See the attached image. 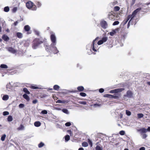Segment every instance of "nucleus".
<instances>
[{"label": "nucleus", "mask_w": 150, "mask_h": 150, "mask_svg": "<svg viewBox=\"0 0 150 150\" xmlns=\"http://www.w3.org/2000/svg\"><path fill=\"white\" fill-rule=\"evenodd\" d=\"M23 91L25 93V94H29L30 93V92L28 91V89L26 88H24L23 89Z\"/></svg>", "instance_id": "obj_23"}, {"label": "nucleus", "mask_w": 150, "mask_h": 150, "mask_svg": "<svg viewBox=\"0 0 150 150\" xmlns=\"http://www.w3.org/2000/svg\"><path fill=\"white\" fill-rule=\"evenodd\" d=\"M8 95H4L2 97V99L4 100H6L8 99Z\"/></svg>", "instance_id": "obj_25"}, {"label": "nucleus", "mask_w": 150, "mask_h": 150, "mask_svg": "<svg viewBox=\"0 0 150 150\" xmlns=\"http://www.w3.org/2000/svg\"><path fill=\"white\" fill-rule=\"evenodd\" d=\"M133 93L132 91L130 90H128L126 93V94L124 95L125 97H127L129 98H132L133 97Z\"/></svg>", "instance_id": "obj_9"}, {"label": "nucleus", "mask_w": 150, "mask_h": 150, "mask_svg": "<svg viewBox=\"0 0 150 150\" xmlns=\"http://www.w3.org/2000/svg\"><path fill=\"white\" fill-rule=\"evenodd\" d=\"M78 103L80 104L85 105L87 104V103L86 101H79Z\"/></svg>", "instance_id": "obj_43"}, {"label": "nucleus", "mask_w": 150, "mask_h": 150, "mask_svg": "<svg viewBox=\"0 0 150 150\" xmlns=\"http://www.w3.org/2000/svg\"><path fill=\"white\" fill-rule=\"evenodd\" d=\"M26 6L28 8L31 9L33 11L36 10L37 8L36 5L30 1L27 2L26 4Z\"/></svg>", "instance_id": "obj_3"}, {"label": "nucleus", "mask_w": 150, "mask_h": 150, "mask_svg": "<svg viewBox=\"0 0 150 150\" xmlns=\"http://www.w3.org/2000/svg\"><path fill=\"white\" fill-rule=\"evenodd\" d=\"M9 113L8 111H4L3 112V115L4 116L8 115H9Z\"/></svg>", "instance_id": "obj_49"}, {"label": "nucleus", "mask_w": 150, "mask_h": 150, "mask_svg": "<svg viewBox=\"0 0 150 150\" xmlns=\"http://www.w3.org/2000/svg\"><path fill=\"white\" fill-rule=\"evenodd\" d=\"M35 34L36 35H38V36L39 35V34H40L39 32L37 30H35Z\"/></svg>", "instance_id": "obj_56"}, {"label": "nucleus", "mask_w": 150, "mask_h": 150, "mask_svg": "<svg viewBox=\"0 0 150 150\" xmlns=\"http://www.w3.org/2000/svg\"><path fill=\"white\" fill-rule=\"evenodd\" d=\"M2 39L6 41H8L9 40V38L5 34L3 35H2Z\"/></svg>", "instance_id": "obj_16"}, {"label": "nucleus", "mask_w": 150, "mask_h": 150, "mask_svg": "<svg viewBox=\"0 0 150 150\" xmlns=\"http://www.w3.org/2000/svg\"><path fill=\"white\" fill-rule=\"evenodd\" d=\"M120 134L121 135H123L125 134V132L124 131L122 130L120 131Z\"/></svg>", "instance_id": "obj_50"}, {"label": "nucleus", "mask_w": 150, "mask_h": 150, "mask_svg": "<svg viewBox=\"0 0 150 150\" xmlns=\"http://www.w3.org/2000/svg\"><path fill=\"white\" fill-rule=\"evenodd\" d=\"M82 145L83 147H86L88 146V144L87 142H83L82 143Z\"/></svg>", "instance_id": "obj_26"}, {"label": "nucleus", "mask_w": 150, "mask_h": 150, "mask_svg": "<svg viewBox=\"0 0 150 150\" xmlns=\"http://www.w3.org/2000/svg\"><path fill=\"white\" fill-rule=\"evenodd\" d=\"M24 29L26 31L28 32L27 33V34H31V32H29L30 30V27L28 25H26L24 27Z\"/></svg>", "instance_id": "obj_13"}, {"label": "nucleus", "mask_w": 150, "mask_h": 150, "mask_svg": "<svg viewBox=\"0 0 150 150\" xmlns=\"http://www.w3.org/2000/svg\"><path fill=\"white\" fill-rule=\"evenodd\" d=\"M137 131L140 132L142 138L143 139H145L147 137V135L146 133L147 132H150V127H149L147 129L142 128L138 129Z\"/></svg>", "instance_id": "obj_2"}, {"label": "nucleus", "mask_w": 150, "mask_h": 150, "mask_svg": "<svg viewBox=\"0 0 150 150\" xmlns=\"http://www.w3.org/2000/svg\"><path fill=\"white\" fill-rule=\"evenodd\" d=\"M129 20V18L128 17H127V20L125 21V24H126L127 23V22H128V20Z\"/></svg>", "instance_id": "obj_61"}, {"label": "nucleus", "mask_w": 150, "mask_h": 150, "mask_svg": "<svg viewBox=\"0 0 150 150\" xmlns=\"http://www.w3.org/2000/svg\"><path fill=\"white\" fill-rule=\"evenodd\" d=\"M115 15L116 13L112 11L110 12L108 14L109 18L111 20H115Z\"/></svg>", "instance_id": "obj_8"}, {"label": "nucleus", "mask_w": 150, "mask_h": 150, "mask_svg": "<svg viewBox=\"0 0 150 150\" xmlns=\"http://www.w3.org/2000/svg\"><path fill=\"white\" fill-rule=\"evenodd\" d=\"M0 67L2 69H7L8 68L7 66L5 64H1Z\"/></svg>", "instance_id": "obj_28"}, {"label": "nucleus", "mask_w": 150, "mask_h": 150, "mask_svg": "<svg viewBox=\"0 0 150 150\" xmlns=\"http://www.w3.org/2000/svg\"><path fill=\"white\" fill-rule=\"evenodd\" d=\"M136 0H132V1L131 4V6H133Z\"/></svg>", "instance_id": "obj_55"}, {"label": "nucleus", "mask_w": 150, "mask_h": 150, "mask_svg": "<svg viewBox=\"0 0 150 150\" xmlns=\"http://www.w3.org/2000/svg\"><path fill=\"white\" fill-rule=\"evenodd\" d=\"M79 95L81 96L82 97H85L86 96V94L83 92H81L79 93Z\"/></svg>", "instance_id": "obj_37"}, {"label": "nucleus", "mask_w": 150, "mask_h": 150, "mask_svg": "<svg viewBox=\"0 0 150 150\" xmlns=\"http://www.w3.org/2000/svg\"><path fill=\"white\" fill-rule=\"evenodd\" d=\"M97 39L98 38H96L93 40L92 43V49L93 50L94 52H96L98 49V45L97 42Z\"/></svg>", "instance_id": "obj_4"}, {"label": "nucleus", "mask_w": 150, "mask_h": 150, "mask_svg": "<svg viewBox=\"0 0 150 150\" xmlns=\"http://www.w3.org/2000/svg\"><path fill=\"white\" fill-rule=\"evenodd\" d=\"M115 33V30H113L110 33V35L111 36H113Z\"/></svg>", "instance_id": "obj_39"}, {"label": "nucleus", "mask_w": 150, "mask_h": 150, "mask_svg": "<svg viewBox=\"0 0 150 150\" xmlns=\"http://www.w3.org/2000/svg\"><path fill=\"white\" fill-rule=\"evenodd\" d=\"M77 91H70V92H73V93H75L77 92H82V91H84V88L83 86H80L78 87L77 88Z\"/></svg>", "instance_id": "obj_10"}, {"label": "nucleus", "mask_w": 150, "mask_h": 150, "mask_svg": "<svg viewBox=\"0 0 150 150\" xmlns=\"http://www.w3.org/2000/svg\"><path fill=\"white\" fill-rule=\"evenodd\" d=\"M17 10V8L16 7H14L13 9V12H16V11Z\"/></svg>", "instance_id": "obj_59"}, {"label": "nucleus", "mask_w": 150, "mask_h": 150, "mask_svg": "<svg viewBox=\"0 0 150 150\" xmlns=\"http://www.w3.org/2000/svg\"><path fill=\"white\" fill-rule=\"evenodd\" d=\"M50 39L52 43V45H56V38L54 33L52 32L51 33Z\"/></svg>", "instance_id": "obj_6"}, {"label": "nucleus", "mask_w": 150, "mask_h": 150, "mask_svg": "<svg viewBox=\"0 0 150 150\" xmlns=\"http://www.w3.org/2000/svg\"><path fill=\"white\" fill-rule=\"evenodd\" d=\"M119 23V22L118 21H115L113 23V25H118Z\"/></svg>", "instance_id": "obj_44"}, {"label": "nucleus", "mask_w": 150, "mask_h": 150, "mask_svg": "<svg viewBox=\"0 0 150 150\" xmlns=\"http://www.w3.org/2000/svg\"><path fill=\"white\" fill-rule=\"evenodd\" d=\"M107 47L109 48L112 47L111 41H108L106 43Z\"/></svg>", "instance_id": "obj_18"}, {"label": "nucleus", "mask_w": 150, "mask_h": 150, "mask_svg": "<svg viewBox=\"0 0 150 150\" xmlns=\"http://www.w3.org/2000/svg\"><path fill=\"white\" fill-rule=\"evenodd\" d=\"M35 85L34 86V85H31L30 86V88L32 89H38L39 88L37 86H35Z\"/></svg>", "instance_id": "obj_30"}, {"label": "nucleus", "mask_w": 150, "mask_h": 150, "mask_svg": "<svg viewBox=\"0 0 150 150\" xmlns=\"http://www.w3.org/2000/svg\"><path fill=\"white\" fill-rule=\"evenodd\" d=\"M9 11V8L8 6H6L4 8V11L6 12H8Z\"/></svg>", "instance_id": "obj_33"}, {"label": "nucleus", "mask_w": 150, "mask_h": 150, "mask_svg": "<svg viewBox=\"0 0 150 150\" xmlns=\"http://www.w3.org/2000/svg\"><path fill=\"white\" fill-rule=\"evenodd\" d=\"M36 4L37 5L38 7L40 6H41V4L40 2H37V3H36Z\"/></svg>", "instance_id": "obj_58"}, {"label": "nucleus", "mask_w": 150, "mask_h": 150, "mask_svg": "<svg viewBox=\"0 0 150 150\" xmlns=\"http://www.w3.org/2000/svg\"><path fill=\"white\" fill-rule=\"evenodd\" d=\"M59 86L57 85H55L53 86V89L55 90L58 91L59 90Z\"/></svg>", "instance_id": "obj_24"}, {"label": "nucleus", "mask_w": 150, "mask_h": 150, "mask_svg": "<svg viewBox=\"0 0 150 150\" xmlns=\"http://www.w3.org/2000/svg\"><path fill=\"white\" fill-rule=\"evenodd\" d=\"M100 25L101 27L104 29H106L108 26L106 22L104 20L101 21L100 23Z\"/></svg>", "instance_id": "obj_11"}, {"label": "nucleus", "mask_w": 150, "mask_h": 150, "mask_svg": "<svg viewBox=\"0 0 150 150\" xmlns=\"http://www.w3.org/2000/svg\"><path fill=\"white\" fill-rule=\"evenodd\" d=\"M6 137V135L5 134H3L1 138V140L2 141H4L5 140V138Z\"/></svg>", "instance_id": "obj_34"}, {"label": "nucleus", "mask_w": 150, "mask_h": 150, "mask_svg": "<svg viewBox=\"0 0 150 150\" xmlns=\"http://www.w3.org/2000/svg\"><path fill=\"white\" fill-rule=\"evenodd\" d=\"M56 103H64L65 102H64V101L63 100V101H62V100H58L57 101H56Z\"/></svg>", "instance_id": "obj_47"}, {"label": "nucleus", "mask_w": 150, "mask_h": 150, "mask_svg": "<svg viewBox=\"0 0 150 150\" xmlns=\"http://www.w3.org/2000/svg\"><path fill=\"white\" fill-rule=\"evenodd\" d=\"M71 125V123L70 122H67L65 124V125L69 127Z\"/></svg>", "instance_id": "obj_51"}, {"label": "nucleus", "mask_w": 150, "mask_h": 150, "mask_svg": "<svg viewBox=\"0 0 150 150\" xmlns=\"http://www.w3.org/2000/svg\"><path fill=\"white\" fill-rule=\"evenodd\" d=\"M142 10L141 8H139L134 11L133 12V14L136 15L137 13Z\"/></svg>", "instance_id": "obj_20"}, {"label": "nucleus", "mask_w": 150, "mask_h": 150, "mask_svg": "<svg viewBox=\"0 0 150 150\" xmlns=\"http://www.w3.org/2000/svg\"><path fill=\"white\" fill-rule=\"evenodd\" d=\"M103 42L102 41V40H99L98 42L97 43L99 45H101L103 44Z\"/></svg>", "instance_id": "obj_45"}, {"label": "nucleus", "mask_w": 150, "mask_h": 150, "mask_svg": "<svg viewBox=\"0 0 150 150\" xmlns=\"http://www.w3.org/2000/svg\"><path fill=\"white\" fill-rule=\"evenodd\" d=\"M45 47L46 51L50 52V51L51 50V44L50 46L47 45H45Z\"/></svg>", "instance_id": "obj_17"}, {"label": "nucleus", "mask_w": 150, "mask_h": 150, "mask_svg": "<svg viewBox=\"0 0 150 150\" xmlns=\"http://www.w3.org/2000/svg\"><path fill=\"white\" fill-rule=\"evenodd\" d=\"M117 96H114L109 94H105L104 95V97L106 98H114L115 99H118L119 98V96H120V94H117Z\"/></svg>", "instance_id": "obj_5"}, {"label": "nucleus", "mask_w": 150, "mask_h": 150, "mask_svg": "<svg viewBox=\"0 0 150 150\" xmlns=\"http://www.w3.org/2000/svg\"><path fill=\"white\" fill-rule=\"evenodd\" d=\"M145 148L144 147H142L139 149V150H145Z\"/></svg>", "instance_id": "obj_60"}, {"label": "nucleus", "mask_w": 150, "mask_h": 150, "mask_svg": "<svg viewBox=\"0 0 150 150\" xmlns=\"http://www.w3.org/2000/svg\"><path fill=\"white\" fill-rule=\"evenodd\" d=\"M55 45H51L52 47L51 50V52L54 54H57L59 52L56 47L55 46Z\"/></svg>", "instance_id": "obj_12"}, {"label": "nucleus", "mask_w": 150, "mask_h": 150, "mask_svg": "<svg viewBox=\"0 0 150 150\" xmlns=\"http://www.w3.org/2000/svg\"><path fill=\"white\" fill-rule=\"evenodd\" d=\"M78 150H84L83 148L81 147L79 148Z\"/></svg>", "instance_id": "obj_64"}, {"label": "nucleus", "mask_w": 150, "mask_h": 150, "mask_svg": "<svg viewBox=\"0 0 150 150\" xmlns=\"http://www.w3.org/2000/svg\"><path fill=\"white\" fill-rule=\"evenodd\" d=\"M120 9V8L118 6H115L114 8V10L115 11H119Z\"/></svg>", "instance_id": "obj_27"}, {"label": "nucleus", "mask_w": 150, "mask_h": 150, "mask_svg": "<svg viewBox=\"0 0 150 150\" xmlns=\"http://www.w3.org/2000/svg\"><path fill=\"white\" fill-rule=\"evenodd\" d=\"M125 90L124 88H120L115 89L110 91V93H117L121 92Z\"/></svg>", "instance_id": "obj_7"}, {"label": "nucleus", "mask_w": 150, "mask_h": 150, "mask_svg": "<svg viewBox=\"0 0 150 150\" xmlns=\"http://www.w3.org/2000/svg\"><path fill=\"white\" fill-rule=\"evenodd\" d=\"M23 97L27 101H29L30 100V98L26 94H24L23 95Z\"/></svg>", "instance_id": "obj_19"}, {"label": "nucleus", "mask_w": 150, "mask_h": 150, "mask_svg": "<svg viewBox=\"0 0 150 150\" xmlns=\"http://www.w3.org/2000/svg\"><path fill=\"white\" fill-rule=\"evenodd\" d=\"M8 50L13 53H16L17 51L12 47H9L8 48Z\"/></svg>", "instance_id": "obj_15"}, {"label": "nucleus", "mask_w": 150, "mask_h": 150, "mask_svg": "<svg viewBox=\"0 0 150 150\" xmlns=\"http://www.w3.org/2000/svg\"><path fill=\"white\" fill-rule=\"evenodd\" d=\"M108 39V38L107 37H104L102 38L101 40H102L103 42H105L107 41Z\"/></svg>", "instance_id": "obj_36"}, {"label": "nucleus", "mask_w": 150, "mask_h": 150, "mask_svg": "<svg viewBox=\"0 0 150 150\" xmlns=\"http://www.w3.org/2000/svg\"><path fill=\"white\" fill-rule=\"evenodd\" d=\"M88 142L89 145L91 146H92V143L91 141L89 139H88Z\"/></svg>", "instance_id": "obj_52"}, {"label": "nucleus", "mask_w": 150, "mask_h": 150, "mask_svg": "<svg viewBox=\"0 0 150 150\" xmlns=\"http://www.w3.org/2000/svg\"><path fill=\"white\" fill-rule=\"evenodd\" d=\"M41 123L39 121H36L35 122L34 125L36 127H39L41 125Z\"/></svg>", "instance_id": "obj_21"}, {"label": "nucleus", "mask_w": 150, "mask_h": 150, "mask_svg": "<svg viewBox=\"0 0 150 150\" xmlns=\"http://www.w3.org/2000/svg\"><path fill=\"white\" fill-rule=\"evenodd\" d=\"M45 40H46L45 39L41 40H40L39 38H35L32 42V47L34 49H36L40 45L44 42Z\"/></svg>", "instance_id": "obj_1"}, {"label": "nucleus", "mask_w": 150, "mask_h": 150, "mask_svg": "<svg viewBox=\"0 0 150 150\" xmlns=\"http://www.w3.org/2000/svg\"><path fill=\"white\" fill-rule=\"evenodd\" d=\"M24 128V126L22 125H21L20 127L18 128V130H23Z\"/></svg>", "instance_id": "obj_38"}, {"label": "nucleus", "mask_w": 150, "mask_h": 150, "mask_svg": "<svg viewBox=\"0 0 150 150\" xmlns=\"http://www.w3.org/2000/svg\"><path fill=\"white\" fill-rule=\"evenodd\" d=\"M41 113L43 114H46L47 113V110H42L41 111Z\"/></svg>", "instance_id": "obj_48"}, {"label": "nucleus", "mask_w": 150, "mask_h": 150, "mask_svg": "<svg viewBox=\"0 0 150 150\" xmlns=\"http://www.w3.org/2000/svg\"><path fill=\"white\" fill-rule=\"evenodd\" d=\"M44 145V144L42 142H41L38 145V146L39 148H41Z\"/></svg>", "instance_id": "obj_35"}, {"label": "nucleus", "mask_w": 150, "mask_h": 150, "mask_svg": "<svg viewBox=\"0 0 150 150\" xmlns=\"http://www.w3.org/2000/svg\"><path fill=\"white\" fill-rule=\"evenodd\" d=\"M70 136L69 135H67L65 137V140L66 142L68 141L70 139Z\"/></svg>", "instance_id": "obj_29"}, {"label": "nucleus", "mask_w": 150, "mask_h": 150, "mask_svg": "<svg viewBox=\"0 0 150 150\" xmlns=\"http://www.w3.org/2000/svg\"><path fill=\"white\" fill-rule=\"evenodd\" d=\"M96 150H103L102 148L98 145H97L96 148Z\"/></svg>", "instance_id": "obj_40"}, {"label": "nucleus", "mask_w": 150, "mask_h": 150, "mask_svg": "<svg viewBox=\"0 0 150 150\" xmlns=\"http://www.w3.org/2000/svg\"><path fill=\"white\" fill-rule=\"evenodd\" d=\"M135 16L136 15L134 14H133V12L132 14H130L127 17L129 18V19H130V20L128 23V25H129V23L131 21L132 19L135 17Z\"/></svg>", "instance_id": "obj_14"}, {"label": "nucleus", "mask_w": 150, "mask_h": 150, "mask_svg": "<svg viewBox=\"0 0 150 150\" xmlns=\"http://www.w3.org/2000/svg\"><path fill=\"white\" fill-rule=\"evenodd\" d=\"M68 132L70 134H71L72 133V132L71 130H68Z\"/></svg>", "instance_id": "obj_63"}, {"label": "nucleus", "mask_w": 150, "mask_h": 150, "mask_svg": "<svg viewBox=\"0 0 150 150\" xmlns=\"http://www.w3.org/2000/svg\"><path fill=\"white\" fill-rule=\"evenodd\" d=\"M20 108H23L24 107V105L23 104H20L19 105Z\"/></svg>", "instance_id": "obj_53"}, {"label": "nucleus", "mask_w": 150, "mask_h": 150, "mask_svg": "<svg viewBox=\"0 0 150 150\" xmlns=\"http://www.w3.org/2000/svg\"><path fill=\"white\" fill-rule=\"evenodd\" d=\"M13 118L11 116L9 115L7 118V120L8 122H11L13 120Z\"/></svg>", "instance_id": "obj_31"}, {"label": "nucleus", "mask_w": 150, "mask_h": 150, "mask_svg": "<svg viewBox=\"0 0 150 150\" xmlns=\"http://www.w3.org/2000/svg\"><path fill=\"white\" fill-rule=\"evenodd\" d=\"M17 37L19 38H21L23 37L22 34L20 32H18L16 33Z\"/></svg>", "instance_id": "obj_22"}, {"label": "nucleus", "mask_w": 150, "mask_h": 150, "mask_svg": "<svg viewBox=\"0 0 150 150\" xmlns=\"http://www.w3.org/2000/svg\"><path fill=\"white\" fill-rule=\"evenodd\" d=\"M118 3L117 1H115L113 3V5H114L117 4Z\"/></svg>", "instance_id": "obj_62"}, {"label": "nucleus", "mask_w": 150, "mask_h": 150, "mask_svg": "<svg viewBox=\"0 0 150 150\" xmlns=\"http://www.w3.org/2000/svg\"><path fill=\"white\" fill-rule=\"evenodd\" d=\"M62 111L66 114H68V110L66 109H63L62 110Z\"/></svg>", "instance_id": "obj_41"}, {"label": "nucleus", "mask_w": 150, "mask_h": 150, "mask_svg": "<svg viewBox=\"0 0 150 150\" xmlns=\"http://www.w3.org/2000/svg\"><path fill=\"white\" fill-rule=\"evenodd\" d=\"M137 117L139 119L143 117L144 116V115L142 113H139L137 115Z\"/></svg>", "instance_id": "obj_32"}, {"label": "nucleus", "mask_w": 150, "mask_h": 150, "mask_svg": "<svg viewBox=\"0 0 150 150\" xmlns=\"http://www.w3.org/2000/svg\"><path fill=\"white\" fill-rule=\"evenodd\" d=\"M33 103L35 104L38 102V100L37 99H35L33 101Z\"/></svg>", "instance_id": "obj_57"}, {"label": "nucleus", "mask_w": 150, "mask_h": 150, "mask_svg": "<svg viewBox=\"0 0 150 150\" xmlns=\"http://www.w3.org/2000/svg\"><path fill=\"white\" fill-rule=\"evenodd\" d=\"M20 21V20H18L17 21L15 22L13 24V25H14L15 26Z\"/></svg>", "instance_id": "obj_46"}, {"label": "nucleus", "mask_w": 150, "mask_h": 150, "mask_svg": "<svg viewBox=\"0 0 150 150\" xmlns=\"http://www.w3.org/2000/svg\"><path fill=\"white\" fill-rule=\"evenodd\" d=\"M126 113L127 115L128 116H130L131 115V112L128 110H126Z\"/></svg>", "instance_id": "obj_42"}, {"label": "nucleus", "mask_w": 150, "mask_h": 150, "mask_svg": "<svg viewBox=\"0 0 150 150\" xmlns=\"http://www.w3.org/2000/svg\"><path fill=\"white\" fill-rule=\"evenodd\" d=\"M104 91V89L103 88H101L99 89V92L100 93H102Z\"/></svg>", "instance_id": "obj_54"}]
</instances>
